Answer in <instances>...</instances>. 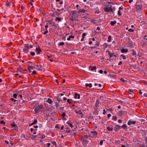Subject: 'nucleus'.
Returning a JSON list of instances; mask_svg holds the SVG:
<instances>
[{
  "label": "nucleus",
  "mask_w": 147,
  "mask_h": 147,
  "mask_svg": "<svg viewBox=\"0 0 147 147\" xmlns=\"http://www.w3.org/2000/svg\"><path fill=\"white\" fill-rule=\"evenodd\" d=\"M65 115V113H63V114H62L61 116L62 117H64Z\"/></svg>",
  "instance_id": "nucleus-52"
},
{
  "label": "nucleus",
  "mask_w": 147,
  "mask_h": 147,
  "mask_svg": "<svg viewBox=\"0 0 147 147\" xmlns=\"http://www.w3.org/2000/svg\"><path fill=\"white\" fill-rule=\"evenodd\" d=\"M52 20H50L48 21V22L49 23V24H50L51 25V26H54V27H55L56 28V26L53 24V23H52Z\"/></svg>",
  "instance_id": "nucleus-10"
},
{
  "label": "nucleus",
  "mask_w": 147,
  "mask_h": 147,
  "mask_svg": "<svg viewBox=\"0 0 147 147\" xmlns=\"http://www.w3.org/2000/svg\"><path fill=\"white\" fill-rule=\"evenodd\" d=\"M117 117L116 116H113L112 119L115 121H116L117 120Z\"/></svg>",
  "instance_id": "nucleus-30"
},
{
  "label": "nucleus",
  "mask_w": 147,
  "mask_h": 147,
  "mask_svg": "<svg viewBox=\"0 0 147 147\" xmlns=\"http://www.w3.org/2000/svg\"><path fill=\"white\" fill-rule=\"evenodd\" d=\"M66 123L68 125L71 127H73V125L72 124L69 123L68 121L66 122Z\"/></svg>",
  "instance_id": "nucleus-25"
},
{
  "label": "nucleus",
  "mask_w": 147,
  "mask_h": 147,
  "mask_svg": "<svg viewBox=\"0 0 147 147\" xmlns=\"http://www.w3.org/2000/svg\"><path fill=\"white\" fill-rule=\"evenodd\" d=\"M74 98H75L80 99V95L77 93H75L74 94Z\"/></svg>",
  "instance_id": "nucleus-7"
},
{
  "label": "nucleus",
  "mask_w": 147,
  "mask_h": 147,
  "mask_svg": "<svg viewBox=\"0 0 147 147\" xmlns=\"http://www.w3.org/2000/svg\"><path fill=\"white\" fill-rule=\"evenodd\" d=\"M0 124H2L5 125V122L3 121L2 120L0 121Z\"/></svg>",
  "instance_id": "nucleus-43"
},
{
  "label": "nucleus",
  "mask_w": 147,
  "mask_h": 147,
  "mask_svg": "<svg viewBox=\"0 0 147 147\" xmlns=\"http://www.w3.org/2000/svg\"><path fill=\"white\" fill-rule=\"evenodd\" d=\"M97 135V132L95 131H92L90 134L89 135V137L91 138L93 137L95 138L96 137Z\"/></svg>",
  "instance_id": "nucleus-1"
},
{
  "label": "nucleus",
  "mask_w": 147,
  "mask_h": 147,
  "mask_svg": "<svg viewBox=\"0 0 147 147\" xmlns=\"http://www.w3.org/2000/svg\"><path fill=\"white\" fill-rule=\"evenodd\" d=\"M127 126L126 124H123L121 127L124 129H125L127 127Z\"/></svg>",
  "instance_id": "nucleus-33"
},
{
  "label": "nucleus",
  "mask_w": 147,
  "mask_h": 147,
  "mask_svg": "<svg viewBox=\"0 0 147 147\" xmlns=\"http://www.w3.org/2000/svg\"><path fill=\"white\" fill-rule=\"evenodd\" d=\"M65 131L67 133H69L70 132V130L68 128H66V130Z\"/></svg>",
  "instance_id": "nucleus-35"
},
{
  "label": "nucleus",
  "mask_w": 147,
  "mask_h": 147,
  "mask_svg": "<svg viewBox=\"0 0 147 147\" xmlns=\"http://www.w3.org/2000/svg\"><path fill=\"white\" fill-rule=\"evenodd\" d=\"M105 141V140H101L100 142V144L101 145H102L103 143V141Z\"/></svg>",
  "instance_id": "nucleus-46"
},
{
  "label": "nucleus",
  "mask_w": 147,
  "mask_h": 147,
  "mask_svg": "<svg viewBox=\"0 0 147 147\" xmlns=\"http://www.w3.org/2000/svg\"><path fill=\"white\" fill-rule=\"evenodd\" d=\"M50 15L51 16H53V17H54L55 16V15H54V13L53 12L51 13H50Z\"/></svg>",
  "instance_id": "nucleus-57"
},
{
  "label": "nucleus",
  "mask_w": 147,
  "mask_h": 147,
  "mask_svg": "<svg viewBox=\"0 0 147 147\" xmlns=\"http://www.w3.org/2000/svg\"><path fill=\"white\" fill-rule=\"evenodd\" d=\"M48 30H47L46 31H45L43 33V34L44 35L46 34H47V33H48Z\"/></svg>",
  "instance_id": "nucleus-53"
},
{
  "label": "nucleus",
  "mask_w": 147,
  "mask_h": 147,
  "mask_svg": "<svg viewBox=\"0 0 147 147\" xmlns=\"http://www.w3.org/2000/svg\"><path fill=\"white\" fill-rule=\"evenodd\" d=\"M121 57L123 59H126V57H125V55H121Z\"/></svg>",
  "instance_id": "nucleus-32"
},
{
  "label": "nucleus",
  "mask_w": 147,
  "mask_h": 147,
  "mask_svg": "<svg viewBox=\"0 0 147 147\" xmlns=\"http://www.w3.org/2000/svg\"><path fill=\"white\" fill-rule=\"evenodd\" d=\"M103 114H104V115L106 113L105 109H104L103 110Z\"/></svg>",
  "instance_id": "nucleus-61"
},
{
  "label": "nucleus",
  "mask_w": 147,
  "mask_h": 147,
  "mask_svg": "<svg viewBox=\"0 0 147 147\" xmlns=\"http://www.w3.org/2000/svg\"><path fill=\"white\" fill-rule=\"evenodd\" d=\"M116 21H112L111 22L110 24L112 26H113L115 24H116Z\"/></svg>",
  "instance_id": "nucleus-24"
},
{
  "label": "nucleus",
  "mask_w": 147,
  "mask_h": 147,
  "mask_svg": "<svg viewBox=\"0 0 147 147\" xmlns=\"http://www.w3.org/2000/svg\"><path fill=\"white\" fill-rule=\"evenodd\" d=\"M91 48L92 49H94L96 48V47L95 46H94V47H91Z\"/></svg>",
  "instance_id": "nucleus-64"
},
{
  "label": "nucleus",
  "mask_w": 147,
  "mask_h": 147,
  "mask_svg": "<svg viewBox=\"0 0 147 147\" xmlns=\"http://www.w3.org/2000/svg\"><path fill=\"white\" fill-rule=\"evenodd\" d=\"M59 46H62L64 45V43L63 42H60L59 43Z\"/></svg>",
  "instance_id": "nucleus-40"
},
{
  "label": "nucleus",
  "mask_w": 147,
  "mask_h": 147,
  "mask_svg": "<svg viewBox=\"0 0 147 147\" xmlns=\"http://www.w3.org/2000/svg\"><path fill=\"white\" fill-rule=\"evenodd\" d=\"M86 11V10H85L84 9H80L78 10V13H85Z\"/></svg>",
  "instance_id": "nucleus-9"
},
{
  "label": "nucleus",
  "mask_w": 147,
  "mask_h": 147,
  "mask_svg": "<svg viewBox=\"0 0 147 147\" xmlns=\"http://www.w3.org/2000/svg\"><path fill=\"white\" fill-rule=\"evenodd\" d=\"M131 51H132V52L131 53V54L133 55H135V57L136 56V53L135 51H134L133 49H132V50H131Z\"/></svg>",
  "instance_id": "nucleus-13"
},
{
  "label": "nucleus",
  "mask_w": 147,
  "mask_h": 147,
  "mask_svg": "<svg viewBox=\"0 0 147 147\" xmlns=\"http://www.w3.org/2000/svg\"><path fill=\"white\" fill-rule=\"evenodd\" d=\"M34 68H35V67L33 66H28V70H30V69H32Z\"/></svg>",
  "instance_id": "nucleus-23"
},
{
  "label": "nucleus",
  "mask_w": 147,
  "mask_h": 147,
  "mask_svg": "<svg viewBox=\"0 0 147 147\" xmlns=\"http://www.w3.org/2000/svg\"><path fill=\"white\" fill-rule=\"evenodd\" d=\"M51 143L53 144L54 145H55V146H57L56 143L55 141H53L51 142Z\"/></svg>",
  "instance_id": "nucleus-38"
},
{
  "label": "nucleus",
  "mask_w": 147,
  "mask_h": 147,
  "mask_svg": "<svg viewBox=\"0 0 147 147\" xmlns=\"http://www.w3.org/2000/svg\"><path fill=\"white\" fill-rule=\"evenodd\" d=\"M136 123V121H132L131 120H129L127 123V124L130 125L131 124H134Z\"/></svg>",
  "instance_id": "nucleus-6"
},
{
  "label": "nucleus",
  "mask_w": 147,
  "mask_h": 147,
  "mask_svg": "<svg viewBox=\"0 0 147 147\" xmlns=\"http://www.w3.org/2000/svg\"><path fill=\"white\" fill-rule=\"evenodd\" d=\"M107 129L110 131H112L113 129V128L112 127H107Z\"/></svg>",
  "instance_id": "nucleus-18"
},
{
  "label": "nucleus",
  "mask_w": 147,
  "mask_h": 147,
  "mask_svg": "<svg viewBox=\"0 0 147 147\" xmlns=\"http://www.w3.org/2000/svg\"><path fill=\"white\" fill-rule=\"evenodd\" d=\"M90 68H91V70L92 71L94 70H96V66L92 67L91 66H90L89 67V68L90 69Z\"/></svg>",
  "instance_id": "nucleus-22"
},
{
  "label": "nucleus",
  "mask_w": 147,
  "mask_h": 147,
  "mask_svg": "<svg viewBox=\"0 0 147 147\" xmlns=\"http://www.w3.org/2000/svg\"><path fill=\"white\" fill-rule=\"evenodd\" d=\"M136 8L138 9H141L142 8V6L141 5H137L136 6Z\"/></svg>",
  "instance_id": "nucleus-12"
},
{
  "label": "nucleus",
  "mask_w": 147,
  "mask_h": 147,
  "mask_svg": "<svg viewBox=\"0 0 147 147\" xmlns=\"http://www.w3.org/2000/svg\"><path fill=\"white\" fill-rule=\"evenodd\" d=\"M37 122V121L36 119H35L34 120V121L31 123V125H34L35 124H36Z\"/></svg>",
  "instance_id": "nucleus-27"
},
{
  "label": "nucleus",
  "mask_w": 147,
  "mask_h": 147,
  "mask_svg": "<svg viewBox=\"0 0 147 147\" xmlns=\"http://www.w3.org/2000/svg\"><path fill=\"white\" fill-rule=\"evenodd\" d=\"M96 45L99 46V43L98 42H97L96 44Z\"/></svg>",
  "instance_id": "nucleus-59"
},
{
  "label": "nucleus",
  "mask_w": 147,
  "mask_h": 147,
  "mask_svg": "<svg viewBox=\"0 0 147 147\" xmlns=\"http://www.w3.org/2000/svg\"><path fill=\"white\" fill-rule=\"evenodd\" d=\"M10 3V2H9V3H6V5H7V6H9V5Z\"/></svg>",
  "instance_id": "nucleus-60"
},
{
  "label": "nucleus",
  "mask_w": 147,
  "mask_h": 147,
  "mask_svg": "<svg viewBox=\"0 0 147 147\" xmlns=\"http://www.w3.org/2000/svg\"><path fill=\"white\" fill-rule=\"evenodd\" d=\"M11 126H12V127H14L15 129H16L17 127V126L14 124H11Z\"/></svg>",
  "instance_id": "nucleus-29"
},
{
  "label": "nucleus",
  "mask_w": 147,
  "mask_h": 147,
  "mask_svg": "<svg viewBox=\"0 0 147 147\" xmlns=\"http://www.w3.org/2000/svg\"><path fill=\"white\" fill-rule=\"evenodd\" d=\"M45 136L44 135H42L41 137H40V138L41 139H43V138H45Z\"/></svg>",
  "instance_id": "nucleus-55"
},
{
  "label": "nucleus",
  "mask_w": 147,
  "mask_h": 147,
  "mask_svg": "<svg viewBox=\"0 0 147 147\" xmlns=\"http://www.w3.org/2000/svg\"><path fill=\"white\" fill-rule=\"evenodd\" d=\"M121 127V126L119 125H115L114 127V129L116 131H117L118 130L120 129Z\"/></svg>",
  "instance_id": "nucleus-5"
},
{
  "label": "nucleus",
  "mask_w": 147,
  "mask_h": 147,
  "mask_svg": "<svg viewBox=\"0 0 147 147\" xmlns=\"http://www.w3.org/2000/svg\"><path fill=\"white\" fill-rule=\"evenodd\" d=\"M56 100L57 101H58V103H57V102L56 103V107L57 108L59 107V104H60V102H61H61H62V100L61 99H59L58 97H56Z\"/></svg>",
  "instance_id": "nucleus-4"
},
{
  "label": "nucleus",
  "mask_w": 147,
  "mask_h": 147,
  "mask_svg": "<svg viewBox=\"0 0 147 147\" xmlns=\"http://www.w3.org/2000/svg\"><path fill=\"white\" fill-rule=\"evenodd\" d=\"M109 8V9L110 11L111 12H113V10L115 8L114 7L113 9H112V6H111Z\"/></svg>",
  "instance_id": "nucleus-21"
},
{
  "label": "nucleus",
  "mask_w": 147,
  "mask_h": 147,
  "mask_svg": "<svg viewBox=\"0 0 147 147\" xmlns=\"http://www.w3.org/2000/svg\"><path fill=\"white\" fill-rule=\"evenodd\" d=\"M86 87H87L88 86H89L90 88H91L92 87V84L91 83H90L89 84H86Z\"/></svg>",
  "instance_id": "nucleus-20"
},
{
  "label": "nucleus",
  "mask_w": 147,
  "mask_h": 147,
  "mask_svg": "<svg viewBox=\"0 0 147 147\" xmlns=\"http://www.w3.org/2000/svg\"><path fill=\"white\" fill-rule=\"evenodd\" d=\"M100 103L99 100H97L96 101L95 103V105L96 107H99V105Z\"/></svg>",
  "instance_id": "nucleus-15"
},
{
  "label": "nucleus",
  "mask_w": 147,
  "mask_h": 147,
  "mask_svg": "<svg viewBox=\"0 0 147 147\" xmlns=\"http://www.w3.org/2000/svg\"><path fill=\"white\" fill-rule=\"evenodd\" d=\"M99 73L100 74H102V73L103 72V71L102 70H100V71H99Z\"/></svg>",
  "instance_id": "nucleus-58"
},
{
  "label": "nucleus",
  "mask_w": 147,
  "mask_h": 147,
  "mask_svg": "<svg viewBox=\"0 0 147 147\" xmlns=\"http://www.w3.org/2000/svg\"><path fill=\"white\" fill-rule=\"evenodd\" d=\"M42 108V106L38 105L34 109V111L35 113H38L39 111Z\"/></svg>",
  "instance_id": "nucleus-3"
},
{
  "label": "nucleus",
  "mask_w": 147,
  "mask_h": 147,
  "mask_svg": "<svg viewBox=\"0 0 147 147\" xmlns=\"http://www.w3.org/2000/svg\"><path fill=\"white\" fill-rule=\"evenodd\" d=\"M86 35V33H83L82 34V38H84L85 36Z\"/></svg>",
  "instance_id": "nucleus-45"
},
{
  "label": "nucleus",
  "mask_w": 147,
  "mask_h": 147,
  "mask_svg": "<svg viewBox=\"0 0 147 147\" xmlns=\"http://www.w3.org/2000/svg\"><path fill=\"white\" fill-rule=\"evenodd\" d=\"M36 74V71H33L32 72V74Z\"/></svg>",
  "instance_id": "nucleus-51"
},
{
  "label": "nucleus",
  "mask_w": 147,
  "mask_h": 147,
  "mask_svg": "<svg viewBox=\"0 0 147 147\" xmlns=\"http://www.w3.org/2000/svg\"><path fill=\"white\" fill-rule=\"evenodd\" d=\"M41 67H42V66L41 65H39L38 68V70H39V71H42V69L41 68Z\"/></svg>",
  "instance_id": "nucleus-37"
},
{
  "label": "nucleus",
  "mask_w": 147,
  "mask_h": 147,
  "mask_svg": "<svg viewBox=\"0 0 147 147\" xmlns=\"http://www.w3.org/2000/svg\"><path fill=\"white\" fill-rule=\"evenodd\" d=\"M30 54L32 56H34L35 54V53L34 52H31Z\"/></svg>",
  "instance_id": "nucleus-41"
},
{
  "label": "nucleus",
  "mask_w": 147,
  "mask_h": 147,
  "mask_svg": "<svg viewBox=\"0 0 147 147\" xmlns=\"http://www.w3.org/2000/svg\"><path fill=\"white\" fill-rule=\"evenodd\" d=\"M123 8L121 7H120L119 8V10L118 11V14L119 16H121L122 15V13H121V10H122Z\"/></svg>",
  "instance_id": "nucleus-8"
},
{
  "label": "nucleus",
  "mask_w": 147,
  "mask_h": 147,
  "mask_svg": "<svg viewBox=\"0 0 147 147\" xmlns=\"http://www.w3.org/2000/svg\"><path fill=\"white\" fill-rule=\"evenodd\" d=\"M104 11H105L109 12H110V10L109 8L106 7L104 8Z\"/></svg>",
  "instance_id": "nucleus-16"
},
{
  "label": "nucleus",
  "mask_w": 147,
  "mask_h": 147,
  "mask_svg": "<svg viewBox=\"0 0 147 147\" xmlns=\"http://www.w3.org/2000/svg\"><path fill=\"white\" fill-rule=\"evenodd\" d=\"M128 31L130 32H133L134 31L133 29H129L128 30Z\"/></svg>",
  "instance_id": "nucleus-48"
},
{
  "label": "nucleus",
  "mask_w": 147,
  "mask_h": 147,
  "mask_svg": "<svg viewBox=\"0 0 147 147\" xmlns=\"http://www.w3.org/2000/svg\"><path fill=\"white\" fill-rule=\"evenodd\" d=\"M18 71H19L20 72H22V69L20 67H18Z\"/></svg>",
  "instance_id": "nucleus-39"
},
{
  "label": "nucleus",
  "mask_w": 147,
  "mask_h": 147,
  "mask_svg": "<svg viewBox=\"0 0 147 147\" xmlns=\"http://www.w3.org/2000/svg\"><path fill=\"white\" fill-rule=\"evenodd\" d=\"M50 144L49 143H48L47 144V147H49L50 146Z\"/></svg>",
  "instance_id": "nucleus-63"
},
{
  "label": "nucleus",
  "mask_w": 147,
  "mask_h": 147,
  "mask_svg": "<svg viewBox=\"0 0 147 147\" xmlns=\"http://www.w3.org/2000/svg\"><path fill=\"white\" fill-rule=\"evenodd\" d=\"M17 95L16 94H13V96L15 98H16Z\"/></svg>",
  "instance_id": "nucleus-42"
},
{
  "label": "nucleus",
  "mask_w": 147,
  "mask_h": 147,
  "mask_svg": "<svg viewBox=\"0 0 147 147\" xmlns=\"http://www.w3.org/2000/svg\"><path fill=\"white\" fill-rule=\"evenodd\" d=\"M55 20H58L59 22H61V19L57 17L55 18Z\"/></svg>",
  "instance_id": "nucleus-36"
},
{
  "label": "nucleus",
  "mask_w": 147,
  "mask_h": 147,
  "mask_svg": "<svg viewBox=\"0 0 147 147\" xmlns=\"http://www.w3.org/2000/svg\"><path fill=\"white\" fill-rule=\"evenodd\" d=\"M120 80H121V81H123V82H127V81H126L125 80H124V79H123V78H121L120 79Z\"/></svg>",
  "instance_id": "nucleus-47"
},
{
  "label": "nucleus",
  "mask_w": 147,
  "mask_h": 147,
  "mask_svg": "<svg viewBox=\"0 0 147 147\" xmlns=\"http://www.w3.org/2000/svg\"><path fill=\"white\" fill-rule=\"evenodd\" d=\"M10 100H11V101H13L14 102H16L17 100H16L15 99H14L13 98H11L10 99Z\"/></svg>",
  "instance_id": "nucleus-49"
},
{
  "label": "nucleus",
  "mask_w": 147,
  "mask_h": 147,
  "mask_svg": "<svg viewBox=\"0 0 147 147\" xmlns=\"http://www.w3.org/2000/svg\"><path fill=\"white\" fill-rule=\"evenodd\" d=\"M123 112L122 111H119L118 114V115L119 116H121L122 115Z\"/></svg>",
  "instance_id": "nucleus-19"
},
{
  "label": "nucleus",
  "mask_w": 147,
  "mask_h": 147,
  "mask_svg": "<svg viewBox=\"0 0 147 147\" xmlns=\"http://www.w3.org/2000/svg\"><path fill=\"white\" fill-rule=\"evenodd\" d=\"M72 100L71 99H68L67 100V102L69 104H70L71 103V101Z\"/></svg>",
  "instance_id": "nucleus-28"
},
{
  "label": "nucleus",
  "mask_w": 147,
  "mask_h": 147,
  "mask_svg": "<svg viewBox=\"0 0 147 147\" xmlns=\"http://www.w3.org/2000/svg\"><path fill=\"white\" fill-rule=\"evenodd\" d=\"M111 115L110 114H109L108 115V118H109L110 117H111Z\"/></svg>",
  "instance_id": "nucleus-56"
},
{
  "label": "nucleus",
  "mask_w": 147,
  "mask_h": 147,
  "mask_svg": "<svg viewBox=\"0 0 147 147\" xmlns=\"http://www.w3.org/2000/svg\"><path fill=\"white\" fill-rule=\"evenodd\" d=\"M77 113L79 114L82 115V116L84 115L81 112L80 110L79 111H78V112H77Z\"/></svg>",
  "instance_id": "nucleus-34"
},
{
  "label": "nucleus",
  "mask_w": 147,
  "mask_h": 147,
  "mask_svg": "<svg viewBox=\"0 0 147 147\" xmlns=\"http://www.w3.org/2000/svg\"><path fill=\"white\" fill-rule=\"evenodd\" d=\"M46 102H48V103H49L50 104H51L52 102H53V101L50 98H48V100L47 101H46Z\"/></svg>",
  "instance_id": "nucleus-14"
},
{
  "label": "nucleus",
  "mask_w": 147,
  "mask_h": 147,
  "mask_svg": "<svg viewBox=\"0 0 147 147\" xmlns=\"http://www.w3.org/2000/svg\"><path fill=\"white\" fill-rule=\"evenodd\" d=\"M133 90H131V89H129V93L130 94H132V93H133V92H132Z\"/></svg>",
  "instance_id": "nucleus-50"
},
{
  "label": "nucleus",
  "mask_w": 147,
  "mask_h": 147,
  "mask_svg": "<svg viewBox=\"0 0 147 147\" xmlns=\"http://www.w3.org/2000/svg\"><path fill=\"white\" fill-rule=\"evenodd\" d=\"M111 37L110 36H108V42H110L111 41Z\"/></svg>",
  "instance_id": "nucleus-31"
},
{
  "label": "nucleus",
  "mask_w": 147,
  "mask_h": 147,
  "mask_svg": "<svg viewBox=\"0 0 147 147\" xmlns=\"http://www.w3.org/2000/svg\"><path fill=\"white\" fill-rule=\"evenodd\" d=\"M24 48L22 49V50H23V51L28 53L29 49V47L28 45H24Z\"/></svg>",
  "instance_id": "nucleus-2"
},
{
  "label": "nucleus",
  "mask_w": 147,
  "mask_h": 147,
  "mask_svg": "<svg viewBox=\"0 0 147 147\" xmlns=\"http://www.w3.org/2000/svg\"><path fill=\"white\" fill-rule=\"evenodd\" d=\"M36 51H38V54H39L40 52H41V50L39 47H38V48H36Z\"/></svg>",
  "instance_id": "nucleus-17"
},
{
  "label": "nucleus",
  "mask_w": 147,
  "mask_h": 147,
  "mask_svg": "<svg viewBox=\"0 0 147 147\" xmlns=\"http://www.w3.org/2000/svg\"><path fill=\"white\" fill-rule=\"evenodd\" d=\"M128 49H123L121 50V52L123 53H127L128 52Z\"/></svg>",
  "instance_id": "nucleus-11"
},
{
  "label": "nucleus",
  "mask_w": 147,
  "mask_h": 147,
  "mask_svg": "<svg viewBox=\"0 0 147 147\" xmlns=\"http://www.w3.org/2000/svg\"><path fill=\"white\" fill-rule=\"evenodd\" d=\"M38 126L39 128H40L42 127V124H39Z\"/></svg>",
  "instance_id": "nucleus-62"
},
{
  "label": "nucleus",
  "mask_w": 147,
  "mask_h": 147,
  "mask_svg": "<svg viewBox=\"0 0 147 147\" xmlns=\"http://www.w3.org/2000/svg\"><path fill=\"white\" fill-rule=\"evenodd\" d=\"M88 142V141L86 139H84L83 141V142L84 144H87Z\"/></svg>",
  "instance_id": "nucleus-26"
},
{
  "label": "nucleus",
  "mask_w": 147,
  "mask_h": 147,
  "mask_svg": "<svg viewBox=\"0 0 147 147\" xmlns=\"http://www.w3.org/2000/svg\"><path fill=\"white\" fill-rule=\"evenodd\" d=\"M86 35V33H83L82 34V38H84L85 36Z\"/></svg>",
  "instance_id": "nucleus-44"
},
{
  "label": "nucleus",
  "mask_w": 147,
  "mask_h": 147,
  "mask_svg": "<svg viewBox=\"0 0 147 147\" xmlns=\"http://www.w3.org/2000/svg\"><path fill=\"white\" fill-rule=\"evenodd\" d=\"M56 13L57 15L58 16H59L60 14V13L59 12H57V11H56Z\"/></svg>",
  "instance_id": "nucleus-54"
}]
</instances>
